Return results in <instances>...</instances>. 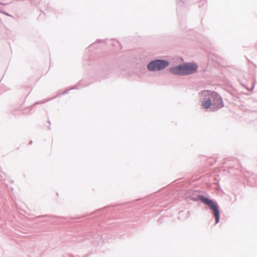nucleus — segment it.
<instances>
[{
	"label": "nucleus",
	"instance_id": "f257e3e1",
	"mask_svg": "<svg viewBox=\"0 0 257 257\" xmlns=\"http://www.w3.org/2000/svg\"><path fill=\"white\" fill-rule=\"evenodd\" d=\"M200 94L203 98L202 105L204 108L208 109L212 106L214 109H218L224 106L222 99L216 92L203 90Z\"/></svg>",
	"mask_w": 257,
	"mask_h": 257
},
{
	"label": "nucleus",
	"instance_id": "7ed1b4c3",
	"mask_svg": "<svg viewBox=\"0 0 257 257\" xmlns=\"http://www.w3.org/2000/svg\"><path fill=\"white\" fill-rule=\"evenodd\" d=\"M199 198L202 202L208 205L213 210L214 215L215 217V222L217 223L219 222L220 218L219 212L217 205L213 201L203 196H201Z\"/></svg>",
	"mask_w": 257,
	"mask_h": 257
},
{
	"label": "nucleus",
	"instance_id": "20e7f679",
	"mask_svg": "<svg viewBox=\"0 0 257 257\" xmlns=\"http://www.w3.org/2000/svg\"><path fill=\"white\" fill-rule=\"evenodd\" d=\"M169 65L167 61L156 60L150 62L148 65V68L151 71H159Z\"/></svg>",
	"mask_w": 257,
	"mask_h": 257
},
{
	"label": "nucleus",
	"instance_id": "f03ea898",
	"mask_svg": "<svg viewBox=\"0 0 257 257\" xmlns=\"http://www.w3.org/2000/svg\"><path fill=\"white\" fill-rule=\"evenodd\" d=\"M197 66L194 63H185L182 65L171 68L170 71L177 75H188L194 73L197 69Z\"/></svg>",
	"mask_w": 257,
	"mask_h": 257
}]
</instances>
